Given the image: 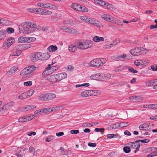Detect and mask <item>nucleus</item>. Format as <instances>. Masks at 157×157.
I'll use <instances>...</instances> for the list:
<instances>
[{
    "label": "nucleus",
    "mask_w": 157,
    "mask_h": 157,
    "mask_svg": "<svg viewBox=\"0 0 157 157\" xmlns=\"http://www.w3.org/2000/svg\"><path fill=\"white\" fill-rule=\"evenodd\" d=\"M129 145L131 147L136 149L134 151L135 153L139 151V148L140 147V145L137 141H136L135 142H132L130 143Z\"/></svg>",
    "instance_id": "nucleus-11"
},
{
    "label": "nucleus",
    "mask_w": 157,
    "mask_h": 157,
    "mask_svg": "<svg viewBox=\"0 0 157 157\" xmlns=\"http://www.w3.org/2000/svg\"><path fill=\"white\" fill-rule=\"evenodd\" d=\"M143 98L140 96H132L130 97L129 99L134 102L141 101L143 100Z\"/></svg>",
    "instance_id": "nucleus-14"
},
{
    "label": "nucleus",
    "mask_w": 157,
    "mask_h": 157,
    "mask_svg": "<svg viewBox=\"0 0 157 157\" xmlns=\"http://www.w3.org/2000/svg\"><path fill=\"white\" fill-rule=\"evenodd\" d=\"M63 108V105H59L55 107H53L54 111H56L62 109Z\"/></svg>",
    "instance_id": "nucleus-40"
},
{
    "label": "nucleus",
    "mask_w": 157,
    "mask_h": 157,
    "mask_svg": "<svg viewBox=\"0 0 157 157\" xmlns=\"http://www.w3.org/2000/svg\"><path fill=\"white\" fill-rule=\"evenodd\" d=\"M120 125V123L119 124H118V123L115 124H114L112 125V126H110V127H111L113 129H116V128H119L120 127V125Z\"/></svg>",
    "instance_id": "nucleus-56"
},
{
    "label": "nucleus",
    "mask_w": 157,
    "mask_h": 157,
    "mask_svg": "<svg viewBox=\"0 0 157 157\" xmlns=\"http://www.w3.org/2000/svg\"><path fill=\"white\" fill-rule=\"evenodd\" d=\"M27 67L30 73L35 70L36 68V67L34 65L30 66Z\"/></svg>",
    "instance_id": "nucleus-38"
},
{
    "label": "nucleus",
    "mask_w": 157,
    "mask_h": 157,
    "mask_svg": "<svg viewBox=\"0 0 157 157\" xmlns=\"http://www.w3.org/2000/svg\"><path fill=\"white\" fill-rule=\"evenodd\" d=\"M140 55L142 54L146 53L148 51L147 49L143 47H140Z\"/></svg>",
    "instance_id": "nucleus-43"
},
{
    "label": "nucleus",
    "mask_w": 157,
    "mask_h": 157,
    "mask_svg": "<svg viewBox=\"0 0 157 157\" xmlns=\"http://www.w3.org/2000/svg\"><path fill=\"white\" fill-rule=\"evenodd\" d=\"M120 42V41L119 40H115L112 42L111 43H110V45H111V47L116 45L117 44Z\"/></svg>",
    "instance_id": "nucleus-46"
},
{
    "label": "nucleus",
    "mask_w": 157,
    "mask_h": 157,
    "mask_svg": "<svg viewBox=\"0 0 157 157\" xmlns=\"http://www.w3.org/2000/svg\"><path fill=\"white\" fill-rule=\"evenodd\" d=\"M77 46L73 44L70 45L68 48L69 50L73 52H75L77 50Z\"/></svg>",
    "instance_id": "nucleus-34"
},
{
    "label": "nucleus",
    "mask_w": 157,
    "mask_h": 157,
    "mask_svg": "<svg viewBox=\"0 0 157 157\" xmlns=\"http://www.w3.org/2000/svg\"><path fill=\"white\" fill-rule=\"evenodd\" d=\"M140 60L142 66H146L149 63L148 60L146 59H143Z\"/></svg>",
    "instance_id": "nucleus-41"
},
{
    "label": "nucleus",
    "mask_w": 157,
    "mask_h": 157,
    "mask_svg": "<svg viewBox=\"0 0 157 157\" xmlns=\"http://www.w3.org/2000/svg\"><path fill=\"white\" fill-rule=\"evenodd\" d=\"M106 61V59L104 58H100V60H99V63H100L99 66H102L105 63Z\"/></svg>",
    "instance_id": "nucleus-42"
},
{
    "label": "nucleus",
    "mask_w": 157,
    "mask_h": 157,
    "mask_svg": "<svg viewBox=\"0 0 157 157\" xmlns=\"http://www.w3.org/2000/svg\"><path fill=\"white\" fill-rule=\"evenodd\" d=\"M105 7L107 9H109L110 10H112L113 9V6L112 4H110L109 3H106L105 4Z\"/></svg>",
    "instance_id": "nucleus-53"
},
{
    "label": "nucleus",
    "mask_w": 157,
    "mask_h": 157,
    "mask_svg": "<svg viewBox=\"0 0 157 157\" xmlns=\"http://www.w3.org/2000/svg\"><path fill=\"white\" fill-rule=\"evenodd\" d=\"M96 21L95 20V19L94 18H90V21L89 22V23L90 24H92L94 25L97 26V23H96Z\"/></svg>",
    "instance_id": "nucleus-55"
},
{
    "label": "nucleus",
    "mask_w": 157,
    "mask_h": 157,
    "mask_svg": "<svg viewBox=\"0 0 157 157\" xmlns=\"http://www.w3.org/2000/svg\"><path fill=\"white\" fill-rule=\"evenodd\" d=\"M6 110H7L5 109L3 106L2 107L0 108V114L2 115L5 114L4 112Z\"/></svg>",
    "instance_id": "nucleus-64"
},
{
    "label": "nucleus",
    "mask_w": 157,
    "mask_h": 157,
    "mask_svg": "<svg viewBox=\"0 0 157 157\" xmlns=\"http://www.w3.org/2000/svg\"><path fill=\"white\" fill-rule=\"evenodd\" d=\"M34 113L36 114H38L39 113H45V108L37 110Z\"/></svg>",
    "instance_id": "nucleus-50"
},
{
    "label": "nucleus",
    "mask_w": 157,
    "mask_h": 157,
    "mask_svg": "<svg viewBox=\"0 0 157 157\" xmlns=\"http://www.w3.org/2000/svg\"><path fill=\"white\" fill-rule=\"evenodd\" d=\"M70 7L74 10L78 12H87L88 11L87 8L77 3H72Z\"/></svg>",
    "instance_id": "nucleus-3"
},
{
    "label": "nucleus",
    "mask_w": 157,
    "mask_h": 157,
    "mask_svg": "<svg viewBox=\"0 0 157 157\" xmlns=\"http://www.w3.org/2000/svg\"><path fill=\"white\" fill-rule=\"evenodd\" d=\"M43 9L40 8H36L35 12V14H38L41 15V13H42Z\"/></svg>",
    "instance_id": "nucleus-54"
},
{
    "label": "nucleus",
    "mask_w": 157,
    "mask_h": 157,
    "mask_svg": "<svg viewBox=\"0 0 157 157\" xmlns=\"http://www.w3.org/2000/svg\"><path fill=\"white\" fill-rule=\"evenodd\" d=\"M48 100H51L53 99L56 97V95L53 93H47Z\"/></svg>",
    "instance_id": "nucleus-33"
},
{
    "label": "nucleus",
    "mask_w": 157,
    "mask_h": 157,
    "mask_svg": "<svg viewBox=\"0 0 157 157\" xmlns=\"http://www.w3.org/2000/svg\"><path fill=\"white\" fill-rule=\"evenodd\" d=\"M140 47L135 48L131 49L129 52L132 55L134 56H138L140 55Z\"/></svg>",
    "instance_id": "nucleus-13"
},
{
    "label": "nucleus",
    "mask_w": 157,
    "mask_h": 157,
    "mask_svg": "<svg viewBox=\"0 0 157 157\" xmlns=\"http://www.w3.org/2000/svg\"><path fill=\"white\" fill-rule=\"evenodd\" d=\"M10 22L7 19L4 18L1 19L0 25H8L10 23Z\"/></svg>",
    "instance_id": "nucleus-27"
},
{
    "label": "nucleus",
    "mask_w": 157,
    "mask_h": 157,
    "mask_svg": "<svg viewBox=\"0 0 157 157\" xmlns=\"http://www.w3.org/2000/svg\"><path fill=\"white\" fill-rule=\"evenodd\" d=\"M57 49V47L56 46L53 45H50L48 48V50L50 52H55Z\"/></svg>",
    "instance_id": "nucleus-32"
},
{
    "label": "nucleus",
    "mask_w": 157,
    "mask_h": 157,
    "mask_svg": "<svg viewBox=\"0 0 157 157\" xmlns=\"http://www.w3.org/2000/svg\"><path fill=\"white\" fill-rule=\"evenodd\" d=\"M14 104V102L13 101H11L4 105V108L5 109L8 110L11 107H12Z\"/></svg>",
    "instance_id": "nucleus-28"
},
{
    "label": "nucleus",
    "mask_w": 157,
    "mask_h": 157,
    "mask_svg": "<svg viewBox=\"0 0 157 157\" xmlns=\"http://www.w3.org/2000/svg\"><path fill=\"white\" fill-rule=\"evenodd\" d=\"M32 47V45L30 44H25L22 45L21 49L23 50H26Z\"/></svg>",
    "instance_id": "nucleus-37"
},
{
    "label": "nucleus",
    "mask_w": 157,
    "mask_h": 157,
    "mask_svg": "<svg viewBox=\"0 0 157 157\" xmlns=\"http://www.w3.org/2000/svg\"><path fill=\"white\" fill-rule=\"evenodd\" d=\"M34 92L33 90L31 89L29 90L28 91L25 92L27 94V98H29L31 96Z\"/></svg>",
    "instance_id": "nucleus-39"
},
{
    "label": "nucleus",
    "mask_w": 157,
    "mask_h": 157,
    "mask_svg": "<svg viewBox=\"0 0 157 157\" xmlns=\"http://www.w3.org/2000/svg\"><path fill=\"white\" fill-rule=\"evenodd\" d=\"M14 41V39L13 37L9 38L5 41L3 44L2 47L4 49H7L12 44Z\"/></svg>",
    "instance_id": "nucleus-7"
},
{
    "label": "nucleus",
    "mask_w": 157,
    "mask_h": 157,
    "mask_svg": "<svg viewBox=\"0 0 157 157\" xmlns=\"http://www.w3.org/2000/svg\"><path fill=\"white\" fill-rule=\"evenodd\" d=\"M45 112H51L54 111L53 107L45 108Z\"/></svg>",
    "instance_id": "nucleus-62"
},
{
    "label": "nucleus",
    "mask_w": 157,
    "mask_h": 157,
    "mask_svg": "<svg viewBox=\"0 0 157 157\" xmlns=\"http://www.w3.org/2000/svg\"><path fill=\"white\" fill-rule=\"evenodd\" d=\"M6 31V32H7L9 34H11L14 32V30L13 29L10 27L7 29Z\"/></svg>",
    "instance_id": "nucleus-51"
},
{
    "label": "nucleus",
    "mask_w": 157,
    "mask_h": 157,
    "mask_svg": "<svg viewBox=\"0 0 157 157\" xmlns=\"http://www.w3.org/2000/svg\"><path fill=\"white\" fill-rule=\"evenodd\" d=\"M111 77V75L108 73H99V80H105L109 79Z\"/></svg>",
    "instance_id": "nucleus-10"
},
{
    "label": "nucleus",
    "mask_w": 157,
    "mask_h": 157,
    "mask_svg": "<svg viewBox=\"0 0 157 157\" xmlns=\"http://www.w3.org/2000/svg\"><path fill=\"white\" fill-rule=\"evenodd\" d=\"M18 70V67L14 66L12 67L9 71L7 72L6 74L8 75H11L14 74Z\"/></svg>",
    "instance_id": "nucleus-20"
},
{
    "label": "nucleus",
    "mask_w": 157,
    "mask_h": 157,
    "mask_svg": "<svg viewBox=\"0 0 157 157\" xmlns=\"http://www.w3.org/2000/svg\"><path fill=\"white\" fill-rule=\"evenodd\" d=\"M18 121L20 122H23L27 121V119L25 117H22L19 119Z\"/></svg>",
    "instance_id": "nucleus-57"
},
{
    "label": "nucleus",
    "mask_w": 157,
    "mask_h": 157,
    "mask_svg": "<svg viewBox=\"0 0 157 157\" xmlns=\"http://www.w3.org/2000/svg\"><path fill=\"white\" fill-rule=\"evenodd\" d=\"M97 90H86L82 92L80 95L82 97L86 98L91 95H95V94H94V93H97Z\"/></svg>",
    "instance_id": "nucleus-9"
},
{
    "label": "nucleus",
    "mask_w": 157,
    "mask_h": 157,
    "mask_svg": "<svg viewBox=\"0 0 157 157\" xmlns=\"http://www.w3.org/2000/svg\"><path fill=\"white\" fill-rule=\"evenodd\" d=\"M60 28L64 31L72 34L77 35L80 34L79 31L75 30L71 28H68L66 26H61Z\"/></svg>",
    "instance_id": "nucleus-5"
},
{
    "label": "nucleus",
    "mask_w": 157,
    "mask_h": 157,
    "mask_svg": "<svg viewBox=\"0 0 157 157\" xmlns=\"http://www.w3.org/2000/svg\"><path fill=\"white\" fill-rule=\"evenodd\" d=\"M153 80H150L146 82L145 84L147 86H153Z\"/></svg>",
    "instance_id": "nucleus-44"
},
{
    "label": "nucleus",
    "mask_w": 157,
    "mask_h": 157,
    "mask_svg": "<svg viewBox=\"0 0 157 157\" xmlns=\"http://www.w3.org/2000/svg\"><path fill=\"white\" fill-rule=\"evenodd\" d=\"M40 52H35L31 55L30 57L31 60L33 62H35L40 60Z\"/></svg>",
    "instance_id": "nucleus-12"
},
{
    "label": "nucleus",
    "mask_w": 157,
    "mask_h": 157,
    "mask_svg": "<svg viewBox=\"0 0 157 157\" xmlns=\"http://www.w3.org/2000/svg\"><path fill=\"white\" fill-rule=\"evenodd\" d=\"M56 75L50 76L48 78V80L51 82H55L58 81L57 78L56 77Z\"/></svg>",
    "instance_id": "nucleus-22"
},
{
    "label": "nucleus",
    "mask_w": 157,
    "mask_h": 157,
    "mask_svg": "<svg viewBox=\"0 0 157 157\" xmlns=\"http://www.w3.org/2000/svg\"><path fill=\"white\" fill-rule=\"evenodd\" d=\"M32 82L31 81H29L27 82H25L24 83V85L26 86H29L32 85Z\"/></svg>",
    "instance_id": "nucleus-63"
},
{
    "label": "nucleus",
    "mask_w": 157,
    "mask_h": 157,
    "mask_svg": "<svg viewBox=\"0 0 157 157\" xmlns=\"http://www.w3.org/2000/svg\"><path fill=\"white\" fill-rule=\"evenodd\" d=\"M19 32L21 33L28 34L26 21L21 23L19 26Z\"/></svg>",
    "instance_id": "nucleus-6"
},
{
    "label": "nucleus",
    "mask_w": 157,
    "mask_h": 157,
    "mask_svg": "<svg viewBox=\"0 0 157 157\" xmlns=\"http://www.w3.org/2000/svg\"><path fill=\"white\" fill-rule=\"evenodd\" d=\"M109 22H111L112 23L120 24L119 21L117 19L115 18L114 17H112L110 15V17H109V19L108 21Z\"/></svg>",
    "instance_id": "nucleus-26"
},
{
    "label": "nucleus",
    "mask_w": 157,
    "mask_h": 157,
    "mask_svg": "<svg viewBox=\"0 0 157 157\" xmlns=\"http://www.w3.org/2000/svg\"><path fill=\"white\" fill-rule=\"evenodd\" d=\"M17 99L19 100H23L27 98V96L26 93L25 92L19 95L17 97Z\"/></svg>",
    "instance_id": "nucleus-29"
},
{
    "label": "nucleus",
    "mask_w": 157,
    "mask_h": 157,
    "mask_svg": "<svg viewBox=\"0 0 157 157\" xmlns=\"http://www.w3.org/2000/svg\"><path fill=\"white\" fill-rule=\"evenodd\" d=\"M6 32L4 29H2L0 30V40H4L6 37Z\"/></svg>",
    "instance_id": "nucleus-24"
},
{
    "label": "nucleus",
    "mask_w": 157,
    "mask_h": 157,
    "mask_svg": "<svg viewBox=\"0 0 157 157\" xmlns=\"http://www.w3.org/2000/svg\"><path fill=\"white\" fill-rule=\"evenodd\" d=\"M29 151H30V152L32 153H33L34 155H36L35 154V150L34 148L33 147H29Z\"/></svg>",
    "instance_id": "nucleus-60"
},
{
    "label": "nucleus",
    "mask_w": 157,
    "mask_h": 157,
    "mask_svg": "<svg viewBox=\"0 0 157 157\" xmlns=\"http://www.w3.org/2000/svg\"><path fill=\"white\" fill-rule=\"evenodd\" d=\"M123 150L125 153H128L130 152L131 150L129 147L128 146H126L124 147Z\"/></svg>",
    "instance_id": "nucleus-52"
},
{
    "label": "nucleus",
    "mask_w": 157,
    "mask_h": 157,
    "mask_svg": "<svg viewBox=\"0 0 157 157\" xmlns=\"http://www.w3.org/2000/svg\"><path fill=\"white\" fill-rule=\"evenodd\" d=\"M30 73L29 71L28 70V69L27 67L24 68L20 72V75L21 76H26V77H29L30 76Z\"/></svg>",
    "instance_id": "nucleus-19"
},
{
    "label": "nucleus",
    "mask_w": 157,
    "mask_h": 157,
    "mask_svg": "<svg viewBox=\"0 0 157 157\" xmlns=\"http://www.w3.org/2000/svg\"><path fill=\"white\" fill-rule=\"evenodd\" d=\"M26 36H21L18 39V42L19 43H26Z\"/></svg>",
    "instance_id": "nucleus-36"
},
{
    "label": "nucleus",
    "mask_w": 157,
    "mask_h": 157,
    "mask_svg": "<svg viewBox=\"0 0 157 157\" xmlns=\"http://www.w3.org/2000/svg\"><path fill=\"white\" fill-rule=\"evenodd\" d=\"M93 42L91 40L82 39L78 40L76 44L77 48L81 50H85L90 48Z\"/></svg>",
    "instance_id": "nucleus-1"
},
{
    "label": "nucleus",
    "mask_w": 157,
    "mask_h": 157,
    "mask_svg": "<svg viewBox=\"0 0 157 157\" xmlns=\"http://www.w3.org/2000/svg\"><path fill=\"white\" fill-rule=\"evenodd\" d=\"M21 52V46H17L13 49L10 56H19Z\"/></svg>",
    "instance_id": "nucleus-8"
},
{
    "label": "nucleus",
    "mask_w": 157,
    "mask_h": 157,
    "mask_svg": "<svg viewBox=\"0 0 157 157\" xmlns=\"http://www.w3.org/2000/svg\"><path fill=\"white\" fill-rule=\"evenodd\" d=\"M59 150H60L61 151L60 152L59 154L61 155H67V153L66 152H65L64 151V149L62 147H61L60 148Z\"/></svg>",
    "instance_id": "nucleus-49"
},
{
    "label": "nucleus",
    "mask_w": 157,
    "mask_h": 157,
    "mask_svg": "<svg viewBox=\"0 0 157 157\" xmlns=\"http://www.w3.org/2000/svg\"><path fill=\"white\" fill-rule=\"evenodd\" d=\"M47 94H42L40 95L38 97V99L42 101H46L48 100Z\"/></svg>",
    "instance_id": "nucleus-25"
},
{
    "label": "nucleus",
    "mask_w": 157,
    "mask_h": 157,
    "mask_svg": "<svg viewBox=\"0 0 157 157\" xmlns=\"http://www.w3.org/2000/svg\"><path fill=\"white\" fill-rule=\"evenodd\" d=\"M30 107L29 105H27L24 106L22 109L21 111H26L30 110Z\"/></svg>",
    "instance_id": "nucleus-48"
},
{
    "label": "nucleus",
    "mask_w": 157,
    "mask_h": 157,
    "mask_svg": "<svg viewBox=\"0 0 157 157\" xmlns=\"http://www.w3.org/2000/svg\"><path fill=\"white\" fill-rule=\"evenodd\" d=\"M139 128L140 130H149L151 129L150 125L147 123H144L140 125Z\"/></svg>",
    "instance_id": "nucleus-18"
},
{
    "label": "nucleus",
    "mask_w": 157,
    "mask_h": 157,
    "mask_svg": "<svg viewBox=\"0 0 157 157\" xmlns=\"http://www.w3.org/2000/svg\"><path fill=\"white\" fill-rule=\"evenodd\" d=\"M126 55L125 54H123L119 56L117 58V60H120L121 61H124L126 59Z\"/></svg>",
    "instance_id": "nucleus-35"
},
{
    "label": "nucleus",
    "mask_w": 157,
    "mask_h": 157,
    "mask_svg": "<svg viewBox=\"0 0 157 157\" xmlns=\"http://www.w3.org/2000/svg\"><path fill=\"white\" fill-rule=\"evenodd\" d=\"M90 66L93 67H97L98 65V59H95L90 61Z\"/></svg>",
    "instance_id": "nucleus-23"
},
{
    "label": "nucleus",
    "mask_w": 157,
    "mask_h": 157,
    "mask_svg": "<svg viewBox=\"0 0 157 157\" xmlns=\"http://www.w3.org/2000/svg\"><path fill=\"white\" fill-rule=\"evenodd\" d=\"M90 78L92 79L97 80L98 78V76L97 74H94L90 76Z\"/></svg>",
    "instance_id": "nucleus-59"
},
{
    "label": "nucleus",
    "mask_w": 157,
    "mask_h": 157,
    "mask_svg": "<svg viewBox=\"0 0 157 157\" xmlns=\"http://www.w3.org/2000/svg\"><path fill=\"white\" fill-rule=\"evenodd\" d=\"M53 64L52 63V64L48 65V67L46 68L45 70L42 73L43 76L45 77L47 75L51 74L59 69V66H52Z\"/></svg>",
    "instance_id": "nucleus-2"
},
{
    "label": "nucleus",
    "mask_w": 157,
    "mask_h": 157,
    "mask_svg": "<svg viewBox=\"0 0 157 157\" xmlns=\"http://www.w3.org/2000/svg\"><path fill=\"white\" fill-rule=\"evenodd\" d=\"M17 152L16 155L17 157H21L23 156L24 155V151L21 148L18 147L16 149Z\"/></svg>",
    "instance_id": "nucleus-21"
},
{
    "label": "nucleus",
    "mask_w": 157,
    "mask_h": 157,
    "mask_svg": "<svg viewBox=\"0 0 157 157\" xmlns=\"http://www.w3.org/2000/svg\"><path fill=\"white\" fill-rule=\"evenodd\" d=\"M52 11L43 9L42 13H41V15L47 16L51 15L52 14Z\"/></svg>",
    "instance_id": "nucleus-30"
},
{
    "label": "nucleus",
    "mask_w": 157,
    "mask_h": 157,
    "mask_svg": "<svg viewBox=\"0 0 157 157\" xmlns=\"http://www.w3.org/2000/svg\"><path fill=\"white\" fill-rule=\"evenodd\" d=\"M54 136H50L46 139L45 141L46 142H49L54 139Z\"/></svg>",
    "instance_id": "nucleus-58"
},
{
    "label": "nucleus",
    "mask_w": 157,
    "mask_h": 157,
    "mask_svg": "<svg viewBox=\"0 0 157 157\" xmlns=\"http://www.w3.org/2000/svg\"><path fill=\"white\" fill-rule=\"evenodd\" d=\"M43 8L55 9L57 8V7L55 5H52L51 3L44 2Z\"/></svg>",
    "instance_id": "nucleus-17"
},
{
    "label": "nucleus",
    "mask_w": 157,
    "mask_h": 157,
    "mask_svg": "<svg viewBox=\"0 0 157 157\" xmlns=\"http://www.w3.org/2000/svg\"><path fill=\"white\" fill-rule=\"evenodd\" d=\"M109 17L110 15L107 14H104L101 16V17L103 19L107 21H108Z\"/></svg>",
    "instance_id": "nucleus-47"
},
{
    "label": "nucleus",
    "mask_w": 157,
    "mask_h": 157,
    "mask_svg": "<svg viewBox=\"0 0 157 157\" xmlns=\"http://www.w3.org/2000/svg\"><path fill=\"white\" fill-rule=\"evenodd\" d=\"M56 77L57 78L58 82L60 81L63 79L66 78L67 76V74L65 72H62L56 74Z\"/></svg>",
    "instance_id": "nucleus-15"
},
{
    "label": "nucleus",
    "mask_w": 157,
    "mask_h": 157,
    "mask_svg": "<svg viewBox=\"0 0 157 157\" xmlns=\"http://www.w3.org/2000/svg\"><path fill=\"white\" fill-rule=\"evenodd\" d=\"M36 40L35 37L26 36V43H29L34 42Z\"/></svg>",
    "instance_id": "nucleus-31"
},
{
    "label": "nucleus",
    "mask_w": 157,
    "mask_h": 157,
    "mask_svg": "<svg viewBox=\"0 0 157 157\" xmlns=\"http://www.w3.org/2000/svg\"><path fill=\"white\" fill-rule=\"evenodd\" d=\"M28 34L33 33L37 29L36 23L30 21H26Z\"/></svg>",
    "instance_id": "nucleus-4"
},
{
    "label": "nucleus",
    "mask_w": 157,
    "mask_h": 157,
    "mask_svg": "<svg viewBox=\"0 0 157 157\" xmlns=\"http://www.w3.org/2000/svg\"><path fill=\"white\" fill-rule=\"evenodd\" d=\"M129 125V123L128 122H122L120 123V127L121 128H124L126 127Z\"/></svg>",
    "instance_id": "nucleus-45"
},
{
    "label": "nucleus",
    "mask_w": 157,
    "mask_h": 157,
    "mask_svg": "<svg viewBox=\"0 0 157 157\" xmlns=\"http://www.w3.org/2000/svg\"><path fill=\"white\" fill-rule=\"evenodd\" d=\"M40 60H47L50 57L49 54L48 52L41 53L40 52Z\"/></svg>",
    "instance_id": "nucleus-16"
},
{
    "label": "nucleus",
    "mask_w": 157,
    "mask_h": 157,
    "mask_svg": "<svg viewBox=\"0 0 157 157\" xmlns=\"http://www.w3.org/2000/svg\"><path fill=\"white\" fill-rule=\"evenodd\" d=\"M106 3L105 2L103 1V0H99V5L103 6H105Z\"/></svg>",
    "instance_id": "nucleus-61"
}]
</instances>
